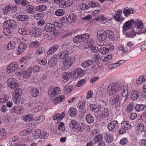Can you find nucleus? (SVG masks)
Returning <instances> with one entry per match:
<instances>
[{
  "label": "nucleus",
  "mask_w": 146,
  "mask_h": 146,
  "mask_svg": "<svg viewBox=\"0 0 146 146\" xmlns=\"http://www.w3.org/2000/svg\"><path fill=\"white\" fill-rule=\"evenodd\" d=\"M127 87V85H122L116 83H112L108 86L107 88V93L109 96H111L117 92L120 91L121 96L125 98V101L128 96Z\"/></svg>",
  "instance_id": "nucleus-1"
},
{
  "label": "nucleus",
  "mask_w": 146,
  "mask_h": 146,
  "mask_svg": "<svg viewBox=\"0 0 146 146\" xmlns=\"http://www.w3.org/2000/svg\"><path fill=\"white\" fill-rule=\"evenodd\" d=\"M119 126V124L117 121H113L108 125V128L110 131L113 132L116 131Z\"/></svg>",
  "instance_id": "nucleus-2"
},
{
  "label": "nucleus",
  "mask_w": 146,
  "mask_h": 146,
  "mask_svg": "<svg viewBox=\"0 0 146 146\" xmlns=\"http://www.w3.org/2000/svg\"><path fill=\"white\" fill-rule=\"evenodd\" d=\"M107 32L103 30H99L97 33V37L98 40L102 42L105 40L107 37Z\"/></svg>",
  "instance_id": "nucleus-3"
},
{
  "label": "nucleus",
  "mask_w": 146,
  "mask_h": 146,
  "mask_svg": "<svg viewBox=\"0 0 146 146\" xmlns=\"http://www.w3.org/2000/svg\"><path fill=\"white\" fill-rule=\"evenodd\" d=\"M18 67L17 63L15 62L11 63L7 67L6 69L7 72L9 73L16 71Z\"/></svg>",
  "instance_id": "nucleus-4"
},
{
  "label": "nucleus",
  "mask_w": 146,
  "mask_h": 146,
  "mask_svg": "<svg viewBox=\"0 0 146 146\" xmlns=\"http://www.w3.org/2000/svg\"><path fill=\"white\" fill-rule=\"evenodd\" d=\"M84 71L80 68H78L72 74V78L76 79L77 78L84 76Z\"/></svg>",
  "instance_id": "nucleus-5"
},
{
  "label": "nucleus",
  "mask_w": 146,
  "mask_h": 146,
  "mask_svg": "<svg viewBox=\"0 0 146 146\" xmlns=\"http://www.w3.org/2000/svg\"><path fill=\"white\" fill-rule=\"evenodd\" d=\"M8 86L11 89H14L18 86V83L17 80L15 78H10L7 81Z\"/></svg>",
  "instance_id": "nucleus-6"
},
{
  "label": "nucleus",
  "mask_w": 146,
  "mask_h": 146,
  "mask_svg": "<svg viewBox=\"0 0 146 146\" xmlns=\"http://www.w3.org/2000/svg\"><path fill=\"white\" fill-rule=\"evenodd\" d=\"M74 60V58L73 57H67L66 58L63 66L64 68V70H66L70 67L72 65Z\"/></svg>",
  "instance_id": "nucleus-7"
},
{
  "label": "nucleus",
  "mask_w": 146,
  "mask_h": 146,
  "mask_svg": "<svg viewBox=\"0 0 146 146\" xmlns=\"http://www.w3.org/2000/svg\"><path fill=\"white\" fill-rule=\"evenodd\" d=\"M109 114V111L108 109L102 107L99 113L100 117L102 119L108 117Z\"/></svg>",
  "instance_id": "nucleus-8"
},
{
  "label": "nucleus",
  "mask_w": 146,
  "mask_h": 146,
  "mask_svg": "<svg viewBox=\"0 0 146 146\" xmlns=\"http://www.w3.org/2000/svg\"><path fill=\"white\" fill-rule=\"evenodd\" d=\"M134 23L135 21L133 19L126 22L124 23L122 27L123 31L130 29Z\"/></svg>",
  "instance_id": "nucleus-9"
},
{
  "label": "nucleus",
  "mask_w": 146,
  "mask_h": 146,
  "mask_svg": "<svg viewBox=\"0 0 146 146\" xmlns=\"http://www.w3.org/2000/svg\"><path fill=\"white\" fill-rule=\"evenodd\" d=\"M41 31L40 29L38 28H34L32 31H29L30 35L33 37H37L39 36L41 34Z\"/></svg>",
  "instance_id": "nucleus-10"
},
{
  "label": "nucleus",
  "mask_w": 146,
  "mask_h": 146,
  "mask_svg": "<svg viewBox=\"0 0 146 146\" xmlns=\"http://www.w3.org/2000/svg\"><path fill=\"white\" fill-rule=\"evenodd\" d=\"M60 89L59 88L56 87L53 89L50 88L48 91V94L52 96H56L59 93Z\"/></svg>",
  "instance_id": "nucleus-11"
},
{
  "label": "nucleus",
  "mask_w": 146,
  "mask_h": 146,
  "mask_svg": "<svg viewBox=\"0 0 146 146\" xmlns=\"http://www.w3.org/2000/svg\"><path fill=\"white\" fill-rule=\"evenodd\" d=\"M4 23H5V25L6 24L7 27L11 29H15L17 27L16 22L13 20H9Z\"/></svg>",
  "instance_id": "nucleus-12"
},
{
  "label": "nucleus",
  "mask_w": 146,
  "mask_h": 146,
  "mask_svg": "<svg viewBox=\"0 0 146 146\" xmlns=\"http://www.w3.org/2000/svg\"><path fill=\"white\" fill-rule=\"evenodd\" d=\"M85 128L84 125L82 123H79L76 124V125L74 127V130L76 132H82Z\"/></svg>",
  "instance_id": "nucleus-13"
},
{
  "label": "nucleus",
  "mask_w": 146,
  "mask_h": 146,
  "mask_svg": "<svg viewBox=\"0 0 146 146\" xmlns=\"http://www.w3.org/2000/svg\"><path fill=\"white\" fill-rule=\"evenodd\" d=\"M55 25L53 24H47L45 26V31L47 32H54L55 30Z\"/></svg>",
  "instance_id": "nucleus-14"
},
{
  "label": "nucleus",
  "mask_w": 146,
  "mask_h": 146,
  "mask_svg": "<svg viewBox=\"0 0 146 146\" xmlns=\"http://www.w3.org/2000/svg\"><path fill=\"white\" fill-rule=\"evenodd\" d=\"M73 3L72 0H62L60 7H68L71 5Z\"/></svg>",
  "instance_id": "nucleus-15"
},
{
  "label": "nucleus",
  "mask_w": 146,
  "mask_h": 146,
  "mask_svg": "<svg viewBox=\"0 0 146 146\" xmlns=\"http://www.w3.org/2000/svg\"><path fill=\"white\" fill-rule=\"evenodd\" d=\"M120 97L118 94L115 95L112 100V104H114L116 107L120 106V103L119 101Z\"/></svg>",
  "instance_id": "nucleus-16"
},
{
  "label": "nucleus",
  "mask_w": 146,
  "mask_h": 146,
  "mask_svg": "<svg viewBox=\"0 0 146 146\" xmlns=\"http://www.w3.org/2000/svg\"><path fill=\"white\" fill-rule=\"evenodd\" d=\"M104 137L106 141L109 143H111L113 140V137L112 135L107 133H104Z\"/></svg>",
  "instance_id": "nucleus-17"
},
{
  "label": "nucleus",
  "mask_w": 146,
  "mask_h": 146,
  "mask_svg": "<svg viewBox=\"0 0 146 146\" xmlns=\"http://www.w3.org/2000/svg\"><path fill=\"white\" fill-rule=\"evenodd\" d=\"M23 109L21 107L17 106L12 108L11 110V112L12 113H21L23 111Z\"/></svg>",
  "instance_id": "nucleus-18"
},
{
  "label": "nucleus",
  "mask_w": 146,
  "mask_h": 146,
  "mask_svg": "<svg viewBox=\"0 0 146 146\" xmlns=\"http://www.w3.org/2000/svg\"><path fill=\"white\" fill-rule=\"evenodd\" d=\"M70 54L69 52L67 50H65L61 52L58 55V58L61 59L66 58Z\"/></svg>",
  "instance_id": "nucleus-19"
},
{
  "label": "nucleus",
  "mask_w": 146,
  "mask_h": 146,
  "mask_svg": "<svg viewBox=\"0 0 146 146\" xmlns=\"http://www.w3.org/2000/svg\"><path fill=\"white\" fill-rule=\"evenodd\" d=\"M33 70V68L30 67L28 68L27 70L23 73V77L26 79L28 78L30 76Z\"/></svg>",
  "instance_id": "nucleus-20"
},
{
  "label": "nucleus",
  "mask_w": 146,
  "mask_h": 146,
  "mask_svg": "<svg viewBox=\"0 0 146 146\" xmlns=\"http://www.w3.org/2000/svg\"><path fill=\"white\" fill-rule=\"evenodd\" d=\"M144 127V125L143 123H140L137 125L136 129L138 135H140L141 134H143V131L145 130Z\"/></svg>",
  "instance_id": "nucleus-21"
},
{
  "label": "nucleus",
  "mask_w": 146,
  "mask_h": 146,
  "mask_svg": "<svg viewBox=\"0 0 146 146\" xmlns=\"http://www.w3.org/2000/svg\"><path fill=\"white\" fill-rule=\"evenodd\" d=\"M139 96V92L137 91L133 90L131 94V99L134 101L137 100Z\"/></svg>",
  "instance_id": "nucleus-22"
},
{
  "label": "nucleus",
  "mask_w": 146,
  "mask_h": 146,
  "mask_svg": "<svg viewBox=\"0 0 146 146\" xmlns=\"http://www.w3.org/2000/svg\"><path fill=\"white\" fill-rule=\"evenodd\" d=\"M27 48V45L26 44L22 43L19 45L17 49V51L19 53H22Z\"/></svg>",
  "instance_id": "nucleus-23"
},
{
  "label": "nucleus",
  "mask_w": 146,
  "mask_h": 146,
  "mask_svg": "<svg viewBox=\"0 0 146 146\" xmlns=\"http://www.w3.org/2000/svg\"><path fill=\"white\" fill-rule=\"evenodd\" d=\"M93 62L94 60H89L84 62H82L81 65L82 67L86 68L92 66Z\"/></svg>",
  "instance_id": "nucleus-24"
},
{
  "label": "nucleus",
  "mask_w": 146,
  "mask_h": 146,
  "mask_svg": "<svg viewBox=\"0 0 146 146\" xmlns=\"http://www.w3.org/2000/svg\"><path fill=\"white\" fill-rule=\"evenodd\" d=\"M122 13V11L121 10H119L117 11V13H116L114 16V18L118 21L121 22L124 20V19H121L120 16L121 13Z\"/></svg>",
  "instance_id": "nucleus-25"
},
{
  "label": "nucleus",
  "mask_w": 146,
  "mask_h": 146,
  "mask_svg": "<svg viewBox=\"0 0 146 146\" xmlns=\"http://www.w3.org/2000/svg\"><path fill=\"white\" fill-rule=\"evenodd\" d=\"M65 114L66 113L64 111L63 112L61 115L59 113L57 114L54 116L53 119L54 120H58V121H61L64 117Z\"/></svg>",
  "instance_id": "nucleus-26"
},
{
  "label": "nucleus",
  "mask_w": 146,
  "mask_h": 146,
  "mask_svg": "<svg viewBox=\"0 0 146 146\" xmlns=\"http://www.w3.org/2000/svg\"><path fill=\"white\" fill-rule=\"evenodd\" d=\"M76 17L74 13L70 14L67 18V21L70 23H72L75 21Z\"/></svg>",
  "instance_id": "nucleus-27"
},
{
  "label": "nucleus",
  "mask_w": 146,
  "mask_h": 146,
  "mask_svg": "<svg viewBox=\"0 0 146 146\" xmlns=\"http://www.w3.org/2000/svg\"><path fill=\"white\" fill-rule=\"evenodd\" d=\"M102 107L100 106H97L96 105H92L90 106V109L92 111L97 113L99 111L100 112Z\"/></svg>",
  "instance_id": "nucleus-28"
},
{
  "label": "nucleus",
  "mask_w": 146,
  "mask_h": 146,
  "mask_svg": "<svg viewBox=\"0 0 146 146\" xmlns=\"http://www.w3.org/2000/svg\"><path fill=\"white\" fill-rule=\"evenodd\" d=\"M121 126L124 127L126 129H129L131 128V125L129 124L128 121H123L121 123Z\"/></svg>",
  "instance_id": "nucleus-29"
},
{
  "label": "nucleus",
  "mask_w": 146,
  "mask_h": 146,
  "mask_svg": "<svg viewBox=\"0 0 146 146\" xmlns=\"http://www.w3.org/2000/svg\"><path fill=\"white\" fill-rule=\"evenodd\" d=\"M16 19L19 21H25L29 19V17L25 15H19L16 17Z\"/></svg>",
  "instance_id": "nucleus-30"
},
{
  "label": "nucleus",
  "mask_w": 146,
  "mask_h": 146,
  "mask_svg": "<svg viewBox=\"0 0 146 146\" xmlns=\"http://www.w3.org/2000/svg\"><path fill=\"white\" fill-rule=\"evenodd\" d=\"M69 115L71 117H74L77 114V111L76 109L74 108H70L68 111Z\"/></svg>",
  "instance_id": "nucleus-31"
},
{
  "label": "nucleus",
  "mask_w": 146,
  "mask_h": 146,
  "mask_svg": "<svg viewBox=\"0 0 146 146\" xmlns=\"http://www.w3.org/2000/svg\"><path fill=\"white\" fill-rule=\"evenodd\" d=\"M25 11L27 13L33 14L34 13V8L31 5H28L26 7Z\"/></svg>",
  "instance_id": "nucleus-32"
},
{
  "label": "nucleus",
  "mask_w": 146,
  "mask_h": 146,
  "mask_svg": "<svg viewBox=\"0 0 146 146\" xmlns=\"http://www.w3.org/2000/svg\"><path fill=\"white\" fill-rule=\"evenodd\" d=\"M135 11L133 9H124L123 10V12L126 17L128 16L130 14L133 13Z\"/></svg>",
  "instance_id": "nucleus-33"
},
{
  "label": "nucleus",
  "mask_w": 146,
  "mask_h": 146,
  "mask_svg": "<svg viewBox=\"0 0 146 146\" xmlns=\"http://www.w3.org/2000/svg\"><path fill=\"white\" fill-rule=\"evenodd\" d=\"M146 108V106L145 105L137 104L135 106V110L138 111L140 112L144 110Z\"/></svg>",
  "instance_id": "nucleus-34"
},
{
  "label": "nucleus",
  "mask_w": 146,
  "mask_h": 146,
  "mask_svg": "<svg viewBox=\"0 0 146 146\" xmlns=\"http://www.w3.org/2000/svg\"><path fill=\"white\" fill-rule=\"evenodd\" d=\"M41 131L40 129H36L35 133L33 135V137L35 139L39 138L41 135Z\"/></svg>",
  "instance_id": "nucleus-35"
},
{
  "label": "nucleus",
  "mask_w": 146,
  "mask_h": 146,
  "mask_svg": "<svg viewBox=\"0 0 146 146\" xmlns=\"http://www.w3.org/2000/svg\"><path fill=\"white\" fill-rule=\"evenodd\" d=\"M72 73L70 72H65L63 74L62 77L65 80L68 81L72 75Z\"/></svg>",
  "instance_id": "nucleus-36"
},
{
  "label": "nucleus",
  "mask_w": 146,
  "mask_h": 146,
  "mask_svg": "<svg viewBox=\"0 0 146 146\" xmlns=\"http://www.w3.org/2000/svg\"><path fill=\"white\" fill-rule=\"evenodd\" d=\"M31 130L30 128H28L26 130H24L19 133L20 135L23 136L28 135L31 132Z\"/></svg>",
  "instance_id": "nucleus-37"
},
{
  "label": "nucleus",
  "mask_w": 146,
  "mask_h": 146,
  "mask_svg": "<svg viewBox=\"0 0 146 146\" xmlns=\"http://www.w3.org/2000/svg\"><path fill=\"white\" fill-rule=\"evenodd\" d=\"M33 118V116L32 115H26L23 116V119L25 121H28L32 120Z\"/></svg>",
  "instance_id": "nucleus-38"
},
{
  "label": "nucleus",
  "mask_w": 146,
  "mask_h": 146,
  "mask_svg": "<svg viewBox=\"0 0 146 146\" xmlns=\"http://www.w3.org/2000/svg\"><path fill=\"white\" fill-rule=\"evenodd\" d=\"M99 49L100 53L102 54H105L109 52V49L104 47H102Z\"/></svg>",
  "instance_id": "nucleus-39"
},
{
  "label": "nucleus",
  "mask_w": 146,
  "mask_h": 146,
  "mask_svg": "<svg viewBox=\"0 0 146 146\" xmlns=\"http://www.w3.org/2000/svg\"><path fill=\"white\" fill-rule=\"evenodd\" d=\"M31 93L33 96L36 97L39 94V91L36 88H32L31 89Z\"/></svg>",
  "instance_id": "nucleus-40"
},
{
  "label": "nucleus",
  "mask_w": 146,
  "mask_h": 146,
  "mask_svg": "<svg viewBox=\"0 0 146 146\" xmlns=\"http://www.w3.org/2000/svg\"><path fill=\"white\" fill-rule=\"evenodd\" d=\"M18 31L19 33L23 35H27L29 33V31L23 28H19Z\"/></svg>",
  "instance_id": "nucleus-41"
},
{
  "label": "nucleus",
  "mask_w": 146,
  "mask_h": 146,
  "mask_svg": "<svg viewBox=\"0 0 146 146\" xmlns=\"http://www.w3.org/2000/svg\"><path fill=\"white\" fill-rule=\"evenodd\" d=\"M22 90L19 88H17L13 94V96L21 97L22 93Z\"/></svg>",
  "instance_id": "nucleus-42"
},
{
  "label": "nucleus",
  "mask_w": 146,
  "mask_h": 146,
  "mask_svg": "<svg viewBox=\"0 0 146 146\" xmlns=\"http://www.w3.org/2000/svg\"><path fill=\"white\" fill-rule=\"evenodd\" d=\"M16 44L14 41H11L9 42L7 46V49L8 50L11 49H14L15 47Z\"/></svg>",
  "instance_id": "nucleus-43"
},
{
  "label": "nucleus",
  "mask_w": 146,
  "mask_h": 146,
  "mask_svg": "<svg viewBox=\"0 0 146 146\" xmlns=\"http://www.w3.org/2000/svg\"><path fill=\"white\" fill-rule=\"evenodd\" d=\"M73 89V87L71 86L66 85L64 86V92L67 93L70 92Z\"/></svg>",
  "instance_id": "nucleus-44"
},
{
  "label": "nucleus",
  "mask_w": 146,
  "mask_h": 146,
  "mask_svg": "<svg viewBox=\"0 0 146 146\" xmlns=\"http://www.w3.org/2000/svg\"><path fill=\"white\" fill-rule=\"evenodd\" d=\"M46 9V6L45 5H42L37 7L36 8V10L38 11H42Z\"/></svg>",
  "instance_id": "nucleus-45"
},
{
  "label": "nucleus",
  "mask_w": 146,
  "mask_h": 146,
  "mask_svg": "<svg viewBox=\"0 0 146 146\" xmlns=\"http://www.w3.org/2000/svg\"><path fill=\"white\" fill-rule=\"evenodd\" d=\"M65 13V11L63 9H59L56 10L55 12V15L58 16L64 15Z\"/></svg>",
  "instance_id": "nucleus-46"
},
{
  "label": "nucleus",
  "mask_w": 146,
  "mask_h": 146,
  "mask_svg": "<svg viewBox=\"0 0 146 146\" xmlns=\"http://www.w3.org/2000/svg\"><path fill=\"white\" fill-rule=\"evenodd\" d=\"M80 36L82 42L90 38V35L88 34H84L80 35Z\"/></svg>",
  "instance_id": "nucleus-47"
},
{
  "label": "nucleus",
  "mask_w": 146,
  "mask_h": 146,
  "mask_svg": "<svg viewBox=\"0 0 146 146\" xmlns=\"http://www.w3.org/2000/svg\"><path fill=\"white\" fill-rule=\"evenodd\" d=\"M103 137L101 134L97 135L94 138V140L96 143H99L101 142L102 139Z\"/></svg>",
  "instance_id": "nucleus-48"
},
{
  "label": "nucleus",
  "mask_w": 146,
  "mask_h": 146,
  "mask_svg": "<svg viewBox=\"0 0 146 146\" xmlns=\"http://www.w3.org/2000/svg\"><path fill=\"white\" fill-rule=\"evenodd\" d=\"M135 23L137 28L140 29H142L143 27V23L140 20H138L136 22L135 21Z\"/></svg>",
  "instance_id": "nucleus-49"
},
{
  "label": "nucleus",
  "mask_w": 146,
  "mask_h": 146,
  "mask_svg": "<svg viewBox=\"0 0 146 146\" xmlns=\"http://www.w3.org/2000/svg\"><path fill=\"white\" fill-rule=\"evenodd\" d=\"M135 105L133 103H131L128 105L127 108V112L128 113L131 112L135 108Z\"/></svg>",
  "instance_id": "nucleus-50"
},
{
  "label": "nucleus",
  "mask_w": 146,
  "mask_h": 146,
  "mask_svg": "<svg viewBox=\"0 0 146 146\" xmlns=\"http://www.w3.org/2000/svg\"><path fill=\"white\" fill-rule=\"evenodd\" d=\"M56 63V61L55 60L54 58H52L50 59L48 62V64L50 66L52 67L55 65Z\"/></svg>",
  "instance_id": "nucleus-51"
},
{
  "label": "nucleus",
  "mask_w": 146,
  "mask_h": 146,
  "mask_svg": "<svg viewBox=\"0 0 146 146\" xmlns=\"http://www.w3.org/2000/svg\"><path fill=\"white\" fill-rule=\"evenodd\" d=\"M21 100V97L13 96V100L15 104H17L19 103Z\"/></svg>",
  "instance_id": "nucleus-52"
},
{
  "label": "nucleus",
  "mask_w": 146,
  "mask_h": 146,
  "mask_svg": "<svg viewBox=\"0 0 146 146\" xmlns=\"http://www.w3.org/2000/svg\"><path fill=\"white\" fill-rule=\"evenodd\" d=\"M86 120L88 123H91L94 121V119L90 114H88L86 117Z\"/></svg>",
  "instance_id": "nucleus-53"
},
{
  "label": "nucleus",
  "mask_w": 146,
  "mask_h": 146,
  "mask_svg": "<svg viewBox=\"0 0 146 146\" xmlns=\"http://www.w3.org/2000/svg\"><path fill=\"white\" fill-rule=\"evenodd\" d=\"M7 135V133L5 129H0V136L2 137L3 138H5L6 137Z\"/></svg>",
  "instance_id": "nucleus-54"
},
{
  "label": "nucleus",
  "mask_w": 146,
  "mask_h": 146,
  "mask_svg": "<svg viewBox=\"0 0 146 146\" xmlns=\"http://www.w3.org/2000/svg\"><path fill=\"white\" fill-rule=\"evenodd\" d=\"M40 44V43L39 42L35 41L32 42L30 44L29 46L30 47H37L39 46Z\"/></svg>",
  "instance_id": "nucleus-55"
},
{
  "label": "nucleus",
  "mask_w": 146,
  "mask_h": 146,
  "mask_svg": "<svg viewBox=\"0 0 146 146\" xmlns=\"http://www.w3.org/2000/svg\"><path fill=\"white\" fill-rule=\"evenodd\" d=\"M73 41L75 43H78L82 42L80 35L75 36L73 39Z\"/></svg>",
  "instance_id": "nucleus-56"
},
{
  "label": "nucleus",
  "mask_w": 146,
  "mask_h": 146,
  "mask_svg": "<svg viewBox=\"0 0 146 146\" xmlns=\"http://www.w3.org/2000/svg\"><path fill=\"white\" fill-rule=\"evenodd\" d=\"M86 80L85 79H84L78 81L76 84V86L78 87H80L83 85L86 82Z\"/></svg>",
  "instance_id": "nucleus-57"
},
{
  "label": "nucleus",
  "mask_w": 146,
  "mask_h": 146,
  "mask_svg": "<svg viewBox=\"0 0 146 146\" xmlns=\"http://www.w3.org/2000/svg\"><path fill=\"white\" fill-rule=\"evenodd\" d=\"M44 16V14L41 13H38L34 16V18L36 20H38L43 17Z\"/></svg>",
  "instance_id": "nucleus-58"
},
{
  "label": "nucleus",
  "mask_w": 146,
  "mask_h": 146,
  "mask_svg": "<svg viewBox=\"0 0 146 146\" xmlns=\"http://www.w3.org/2000/svg\"><path fill=\"white\" fill-rule=\"evenodd\" d=\"M11 9V7L9 5L7 6L5 9H3V13L4 15L7 14L9 11Z\"/></svg>",
  "instance_id": "nucleus-59"
},
{
  "label": "nucleus",
  "mask_w": 146,
  "mask_h": 146,
  "mask_svg": "<svg viewBox=\"0 0 146 146\" xmlns=\"http://www.w3.org/2000/svg\"><path fill=\"white\" fill-rule=\"evenodd\" d=\"M58 129L62 131L65 130L64 124L63 122H60L59 123Z\"/></svg>",
  "instance_id": "nucleus-60"
},
{
  "label": "nucleus",
  "mask_w": 146,
  "mask_h": 146,
  "mask_svg": "<svg viewBox=\"0 0 146 146\" xmlns=\"http://www.w3.org/2000/svg\"><path fill=\"white\" fill-rule=\"evenodd\" d=\"M42 107L41 106L35 105V107L33 108L32 110L34 112H37L40 111Z\"/></svg>",
  "instance_id": "nucleus-61"
},
{
  "label": "nucleus",
  "mask_w": 146,
  "mask_h": 146,
  "mask_svg": "<svg viewBox=\"0 0 146 146\" xmlns=\"http://www.w3.org/2000/svg\"><path fill=\"white\" fill-rule=\"evenodd\" d=\"M89 4V6L92 7H97L99 5V3L98 2H93L92 1L90 2Z\"/></svg>",
  "instance_id": "nucleus-62"
},
{
  "label": "nucleus",
  "mask_w": 146,
  "mask_h": 146,
  "mask_svg": "<svg viewBox=\"0 0 146 146\" xmlns=\"http://www.w3.org/2000/svg\"><path fill=\"white\" fill-rule=\"evenodd\" d=\"M112 56L111 54H109L106 56V57L104 58V59H103L102 60L104 62H106L111 59L112 58Z\"/></svg>",
  "instance_id": "nucleus-63"
},
{
  "label": "nucleus",
  "mask_w": 146,
  "mask_h": 146,
  "mask_svg": "<svg viewBox=\"0 0 146 146\" xmlns=\"http://www.w3.org/2000/svg\"><path fill=\"white\" fill-rule=\"evenodd\" d=\"M48 136V134L46 132L43 131L41 133V135L40 136L41 139L47 138Z\"/></svg>",
  "instance_id": "nucleus-64"
}]
</instances>
